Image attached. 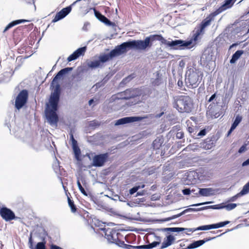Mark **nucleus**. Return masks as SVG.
<instances>
[{"instance_id":"nucleus-1","label":"nucleus","mask_w":249,"mask_h":249,"mask_svg":"<svg viewBox=\"0 0 249 249\" xmlns=\"http://www.w3.org/2000/svg\"><path fill=\"white\" fill-rule=\"evenodd\" d=\"M72 70V67H67L61 69L54 76L51 83V87L54 88V89L50 95L49 103L46 104L45 110L46 118L51 125H56L59 120L56 111L58 109L61 89L60 86L57 83V81Z\"/></svg>"},{"instance_id":"nucleus-2","label":"nucleus","mask_w":249,"mask_h":249,"mask_svg":"<svg viewBox=\"0 0 249 249\" xmlns=\"http://www.w3.org/2000/svg\"><path fill=\"white\" fill-rule=\"evenodd\" d=\"M155 40L160 41L162 44L173 50H183L189 48L192 44L191 41L176 39L169 41L165 39L161 35H152L145 37L144 40H133L134 49L138 50H146L150 48Z\"/></svg>"},{"instance_id":"nucleus-3","label":"nucleus","mask_w":249,"mask_h":249,"mask_svg":"<svg viewBox=\"0 0 249 249\" xmlns=\"http://www.w3.org/2000/svg\"><path fill=\"white\" fill-rule=\"evenodd\" d=\"M127 49H134L132 40L124 42L117 46L108 53L100 54L98 59L88 62L87 66L92 70L98 68H102L104 66V63L113 59L115 57L125 53L127 52Z\"/></svg>"},{"instance_id":"nucleus-4","label":"nucleus","mask_w":249,"mask_h":249,"mask_svg":"<svg viewBox=\"0 0 249 249\" xmlns=\"http://www.w3.org/2000/svg\"><path fill=\"white\" fill-rule=\"evenodd\" d=\"M174 107L179 112L190 113L193 109V101L189 96H176L174 97Z\"/></svg>"},{"instance_id":"nucleus-5","label":"nucleus","mask_w":249,"mask_h":249,"mask_svg":"<svg viewBox=\"0 0 249 249\" xmlns=\"http://www.w3.org/2000/svg\"><path fill=\"white\" fill-rule=\"evenodd\" d=\"M203 77V73L199 70L191 68L186 72L185 82L189 88L198 87Z\"/></svg>"},{"instance_id":"nucleus-6","label":"nucleus","mask_w":249,"mask_h":249,"mask_svg":"<svg viewBox=\"0 0 249 249\" xmlns=\"http://www.w3.org/2000/svg\"><path fill=\"white\" fill-rule=\"evenodd\" d=\"M100 230L103 231L105 234V237L111 243H114L119 247H122L124 245V241L119 239L118 235L120 234L115 230L105 228H101Z\"/></svg>"},{"instance_id":"nucleus-7","label":"nucleus","mask_w":249,"mask_h":249,"mask_svg":"<svg viewBox=\"0 0 249 249\" xmlns=\"http://www.w3.org/2000/svg\"><path fill=\"white\" fill-rule=\"evenodd\" d=\"M225 106L224 102H220V100L216 102L212 103L207 108V114L212 117L217 118L219 116L221 110Z\"/></svg>"},{"instance_id":"nucleus-8","label":"nucleus","mask_w":249,"mask_h":249,"mask_svg":"<svg viewBox=\"0 0 249 249\" xmlns=\"http://www.w3.org/2000/svg\"><path fill=\"white\" fill-rule=\"evenodd\" d=\"M85 0H76L74 2H73L71 5L68 6L65 8H63L61 10H60L59 12L57 13L55 16L53 18L52 20L53 22H56L63 18L66 17L71 11L72 7L74 6L75 4L77 3V2L82 1H84Z\"/></svg>"},{"instance_id":"nucleus-9","label":"nucleus","mask_w":249,"mask_h":249,"mask_svg":"<svg viewBox=\"0 0 249 249\" xmlns=\"http://www.w3.org/2000/svg\"><path fill=\"white\" fill-rule=\"evenodd\" d=\"M28 97V91L21 90L18 95L15 101V107L18 109L21 108L27 103Z\"/></svg>"},{"instance_id":"nucleus-10","label":"nucleus","mask_w":249,"mask_h":249,"mask_svg":"<svg viewBox=\"0 0 249 249\" xmlns=\"http://www.w3.org/2000/svg\"><path fill=\"white\" fill-rule=\"evenodd\" d=\"M109 158L108 153L96 155L93 158L92 165L94 167H102L107 161Z\"/></svg>"},{"instance_id":"nucleus-11","label":"nucleus","mask_w":249,"mask_h":249,"mask_svg":"<svg viewBox=\"0 0 249 249\" xmlns=\"http://www.w3.org/2000/svg\"><path fill=\"white\" fill-rule=\"evenodd\" d=\"M0 215L6 221H9L16 218L14 213L6 207H2L0 209Z\"/></svg>"},{"instance_id":"nucleus-12","label":"nucleus","mask_w":249,"mask_h":249,"mask_svg":"<svg viewBox=\"0 0 249 249\" xmlns=\"http://www.w3.org/2000/svg\"><path fill=\"white\" fill-rule=\"evenodd\" d=\"M213 53L209 50L205 51L200 58V64L203 66H207L213 61Z\"/></svg>"},{"instance_id":"nucleus-13","label":"nucleus","mask_w":249,"mask_h":249,"mask_svg":"<svg viewBox=\"0 0 249 249\" xmlns=\"http://www.w3.org/2000/svg\"><path fill=\"white\" fill-rule=\"evenodd\" d=\"M218 14H219V13L215 10L203 19L201 23L197 26L205 31V28L210 25L211 22L214 20L215 17Z\"/></svg>"},{"instance_id":"nucleus-14","label":"nucleus","mask_w":249,"mask_h":249,"mask_svg":"<svg viewBox=\"0 0 249 249\" xmlns=\"http://www.w3.org/2000/svg\"><path fill=\"white\" fill-rule=\"evenodd\" d=\"M143 119V117L140 116L125 117L117 120L115 124L116 125L124 124L130 123L141 121Z\"/></svg>"},{"instance_id":"nucleus-15","label":"nucleus","mask_w":249,"mask_h":249,"mask_svg":"<svg viewBox=\"0 0 249 249\" xmlns=\"http://www.w3.org/2000/svg\"><path fill=\"white\" fill-rule=\"evenodd\" d=\"M93 10L94 11L95 17L101 22L109 26H115V23L114 22L111 21L104 15H102L99 11L96 10L95 8H93Z\"/></svg>"},{"instance_id":"nucleus-16","label":"nucleus","mask_w":249,"mask_h":249,"mask_svg":"<svg viewBox=\"0 0 249 249\" xmlns=\"http://www.w3.org/2000/svg\"><path fill=\"white\" fill-rule=\"evenodd\" d=\"M86 49V46L78 48L68 57L67 60L68 62H71L76 59L79 56L84 55Z\"/></svg>"},{"instance_id":"nucleus-17","label":"nucleus","mask_w":249,"mask_h":249,"mask_svg":"<svg viewBox=\"0 0 249 249\" xmlns=\"http://www.w3.org/2000/svg\"><path fill=\"white\" fill-rule=\"evenodd\" d=\"M185 184L195 183L198 179V175L195 171H191L187 173Z\"/></svg>"},{"instance_id":"nucleus-18","label":"nucleus","mask_w":249,"mask_h":249,"mask_svg":"<svg viewBox=\"0 0 249 249\" xmlns=\"http://www.w3.org/2000/svg\"><path fill=\"white\" fill-rule=\"evenodd\" d=\"M153 89L148 88L142 87L140 88V95L141 97V101L142 102L147 100L152 93Z\"/></svg>"},{"instance_id":"nucleus-19","label":"nucleus","mask_w":249,"mask_h":249,"mask_svg":"<svg viewBox=\"0 0 249 249\" xmlns=\"http://www.w3.org/2000/svg\"><path fill=\"white\" fill-rule=\"evenodd\" d=\"M28 245L30 249H46V242L45 241L38 242L36 246L34 247L32 232L30 233L29 237Z\"/></svg>"},{"instance_id":"nucleus-20","label":"nucleus","mask_w":249,"mask_h":249,"mask_svg":"<svg viewBox=\"0 0 249 249\" xmlns=\"http://www.w3.org/2000/svg\"><path fill=\"white\" fill-rule=\"evenodd\" d=\"M215 237L206 238L203 240L196 241L190 244L188 247V249H194L203 245L205 242L214 239Z\"/></svg>"},{"instance_id":"nucleus-21","label":"nucleus","mask_w":249,"mask_h":249,"mask_svg":"<svg viewBox=\"0 0 249 249\" xmlns=\"http://www.w3.org/2000/svg\"><path fill=\"white\" fill-rule=\"evenodd\" d=\"M249 193V187L246 184L243 187L242 190L236 195L230 197L228 200V202H233L237 200V199L244 195H245Z\"/></svg>"},{"instance_id":"nucleus-22","label":"nucleus","mask_w":249,"mask_h":249,"mask_svg":"<svg viewBox=\"0 0 249 249\" xmlns=\"http://www.w3.org/2000/svg\"><path fill=\"white\" fill-rule=\"evenodd\" d=\"M205 31L202 30L199 27L196 26L193 32V36L191 39L188 41H191L192 44L193 42L196 41L200 35H202L204 34Z\"/></svg>"},{"instance_id":"nucleus-23","label":"nucleus","mask_w":249,"mask_h":249,"mask_svg":"<svg viewBox=\"0 0 249 249\" xmlns=\"http://www.w3.org/2000/svg\"><path fill=\"white\" fill-rule=\"evenodd\" d=\"M234 2L233 0H225L224 3L216 10L220 14L226 9L231 8Z\"/></svg>"},{"instance_id":"nucleus-24","label":"nucleus","mask_w":249,"mask_h":249,"mask_svg":"<svg viewBox=\"0 0 249 249\" xmlns=\"http://www.w3.org/2000/svg\"><path fill=\"white\" fill-rule=\"evenodd\" d=\"M198 194L203 196H209L214 194V190L212 188H198Z\"/></svg>"},{"instance_id":"nucleus-25","label":"nucleus","mask_w":249,"mask_h":249,"mask_svg":"<svg viewBox=\"0 0 249 249\" xmlns=\"http://www.w3.org/2000/svg\"><path fill=\"white\" fill-rule=\"evenodd\" d=\"M175 240V238L173 235L171 234L167 235L166 239L162 242L160 249H163L170 246L173 244Z\"/></svg>"},{"instance_id":"nucleus-26","label":"nucleus","mask_w":249,"mask_h":249,"mask_svg":"<svg viewBox=\"0 0 249 249\" xmlns=\"http://www.w3.org/2000/svg\"><path fill=\"white\" fill-rule=\"evenodd\" d=\"M28 21H29L28 20H26V19H18V20H15L12 21L5 27V29H4V30L3 31V33H5L7 31L9 30L11 28H12L13 27H14L18 24H19L22 23L28 22Z\"/></svg>"},{"instance_id":"nucleus-27","label":"nucleus","mask_w":249,"mask_h":249,"mask_svg":"<svg viewBox=\"0 0 249 249\" xmlns=\"http://www.w3.org/2000/svg\"><path fill=\"white\" fill-rule=\"evenodd\" d=\"M159 231H171V232H180L182 231H187V228L181 227H173V228H166L163 229H157Z\"/></svg>"},{"instance_id":"nucleus-28","label":"nucleus","mask_w":249,"mask_h":249,"mask_svg":"<svg viewBox=\"0 0 249 249\" xmlns=\"http://www.w3.org/2000/svg\"><path fill=\"white\" fill-rule=\"evenodd\" d=\"M244 53L243 50H238L231 56L230 62L231 64H234L240 58L241 55Z\"/></svg>"},{"instance_id":"nucleus-29","label":"nucleus","mask_w":249,"mask_h":249,"mask_svg":"<svg viewBox=\"0 0 249 249\" xmlns=\"http://www.w3.org/2000/svg\"><path fill=\"white\" fill-rule=\"evenodd\" d=\"M75 158L77 160H80L81 150L78 144L72 146Z\"/></svg>"},{"instance_id":"nucleus-30","label":"nucleus","mask_w":249,"mask_h":249,"mask_svg":"<svg viewBox=\"0 0 249 249\" xmlns=\"http://www.w3.org/2000/svg\"><path fill=\"white\" fill-rule=\"evenodd\" d=\"M208 225L199 226L196 228H187V231L189 232H194L196 231H205L209 230Z\"/></svg>"},{"instance_id":"nucleus-31","label":"nucleus","mask_w":249,"mask_h":249,"mask_svg":"<svg viewBox=\"0 0 249 249\" xmlns=\"http://www.w3.org/2000/svg\"><path fill=\"white\" fill-rule=\"evenodd\" d=\"M163 142L162 139L160 138L156 139L153 142L152 146L154 149H159L161 146Z\"/></svg>"},{"instance_id":"nucleus-32","label":"nucleus","mask_w":249,"mask_h":249,"mask_svg":"<svg viewBox=\"0 0 249 249\" xmlns=\"http://www.w3.org/2000/svg\"><path fill=\"white\" fill-rule=\"evenodd\" d=\"M237 205L236 203H229L225 204L224 203H222V209H225L227 211H230L235 209Z\"/></svg>"},{"instance_id":"nucleus-33","label":"nucleus","mask_w":249,"mask_h":249,"mask_svg":"<svg viewBox=\"0 0 249 249\" xmlns=\"http://www.w3.org/2000/svg\"><path fill=\"white\" fill-rule=\"evenodd\" d=\"M242 119V118L241 116L237 115L231 125L232 128H233L234 129H235V128L238 126L239 124L241 122Z\"/></svg>"},{"instance_id":"nucleus-34","label":"nucleus","mask_w":249,"mask_h":249,"mask_svg":"<svg viewBox=\"0 0 249 249\" xmlns=\"http://www.w3.org/2000/svg\"><path fill=\"white\" fill-rule=\"evenodd\" d=\"M68 201L69 207L71 208V211L72 213H75L76 211L77 208L74 204L72 200H71L70 197H68Z\"/></svg>"},{"instance_id":"nucleus-35","label":"nucleus","mask_w":249,"mask_h":249,"mask_svg":"<svg viewBox=\"0 0 249 249\" xmlns=\"http://www.w3.org/2000/svg\"><path fill=\"white\" fill-rule=\"evenodd\" d=\"M132 98L137 97L140 95V88L130 89Z\"/></svg>"},{"instance_id":"nucleus-36","label":"nucleus","mask_w":249,"mask_h":249,"mask_svg":"<svg viewBox=\"0 0 249 249\" xmlns=\"http://www.w3.org/2000/svg\"><path fill=\"white\" fill-rule=\"evenodd\" d=\"M53 168L54 171L57 173L58 171H60L61 167L59 165V161L57 159H55V161L53 164Z\"/></svg>"},{"instance_id":"nucleus-37","label":"nucleus","mask_w":249,"mask_h":249,"mask_svg":"<svg viewBox=\"0 0 249 249\" xmlns=\"http://www.w3.org/2000/svg\"><path fill=\"white\" fill-rule=\"evenodd\" d=\"M196 212V208H188L185 209V210L183 211L180 213L176 214L177 218L183 215V214H185L186 213H189V212Z\"/></svg>"},{"instance_id":"nucleus-38","label":"nucleus","mask_w":249,"mask_h":249,"mask_svg":"<svg viewBox=\"0 0 249 249\" xmlns=\"http://www.w3.org/2000/svg\"><path fill=\"white\" fill-rule=\"evenodd\" d=\"M217 101L220 100L219 98H218V97L216 95V93H214L213 95H211V96L209 98V99L208 100V102L209 103H214L216 102Z\"/></svg>"},{"instance_id":"nucleus-39","label":"nucleus","mask_w":249,"mask_h":249,"mask_svg":"<svg viewBox=\"0 0 249 249\" xmlns=\"http://www.w3.org/2000/svg\"><path fill=\"white\" fill-rule=\"evenodd\" d=\"M77 184L78 188H79V190L80 191V192H81V193L85 196H88V194H87V192L85 191V189L83 187V186L81 184L79 180H77Z\"/></svg>"},{"instance_id":"nucleus-40","label":"nucleus","mask_w":249,"mask_h":249,"mask_svg":"<svg viewBox=\"0 0 249 249\" xmlns=\"http://www.w3.org/2000/svg\"><path fill=\"white\" fill-rule=\"evenodd\" d=\"M134 78V76H133V75H129L123 79V80L121 82V84H126L129 82H130Z\"/></svg>"},{"instance_id":"nucleus-41","label":"nucleus","mask_w":249,"mask_h":249,"mask_svg":"<svg viewBox=\"0 0 249 249\" xmlns=\"http://www.w3.org/2000/svg\"><path fill=\"white\" fill-rule=\"evenodd\" d=\"M124 95H125V100H127L132 98L131 93L130 92V89H127L124 91Z\"/></svg>"},{"instance_id":"nucleus-42","label":"nucleus","mask_w":249,"mask_h":249,"mask_svg":"<svg viewBox=\"0 0 249 249\" xmlns=\"http://www.w3.org/2000/svg\"><path fill=\"white\" fill-rule=\"evenodd\" d=\"M137 248L139 249H153L150 243H149L148 244H147V245L138 246L137 247Z\"/></svg>"},{"instance_id":"nucleus-43","label":"nucleus","mask_w":249,"mask_h":249,"mask_svg":"<svg viewBox=\"0 0 249 249\" xmlns=\"http://www.w3.org/2000/svg\"><path fill=\"white\" fill-rule=\"evenodd\" d=\"M140 188V186H135L129 190V195H132Z\"/></svg>"},{"instance_id":"nucleus-44","label":"nucleus","mask_w":249,"mask_h":249,"mask_svg":"<svg viewBox=\"0 0 249 249\" xmlns=\"http://www.w3.org/2000/svg\"><path fill=\"white\" fill-rule=\"evenodd\" d=\"M233 88V86H231L229 89L228 92L225 94V98H230L232 95V90Z\"/></svg>"},{"instance_id":"nucleus-45","label":"nucleus","mask_w":249,"mask_h":249,"mask_svg":"<svg viewBox=\"0 0 249 249\" xmlns=\"http://www.w3.org/2000/svg\"><path fill=\"white\" fill-rule=\"evenodd\" d=\"M230 223V221H225L223 222H220L216 223V225H217V228H221V227H223L226 226V225L229 224Z\"/></svg>"},{"instance_id":"nucleus-46","label":"nucleus","mask_w":249,"mask_h":249,"mask_svg":"<svg viewBox=\"0 0 249 249\" xmlns=\"http://www.w3.org/2000/svg\"><path fill=\"white\" fill-rule=\"evenodd\" d=\"M124 91L117 93L116 95L115 99H125V95H124Z\"/></svg>"},{"instance_id":"nucleus-47","label":"nucleus","mask_w":249,"mask_h":249,"mask_svg":"<svg viewBox=\"0 0 249 249\" xmlns=\"http://www.w3.org/2000/svg\"><path fill=\"white\" fill-rule=\"evenodd\" d=\"M182 193L184 195H189L191 193V188H185L182 190Z\"/></svg>"},{"instance_id":"nucleus-48","label":"nucleus","mask_w":249,"mask_h":249,"mask_svg":"<svg viewBox=\"0 0 249 249\" xmlns=\"http://www.w3.org/2000/svg\"><path fill=\"white\" fill-rule=\"evenodd\" d=\"M222 203L219 204L212 205V209H214V210L222 209Z\"/></svg>"},{"instance_id":"nucleus-49","label":"nucleus","mask_w":249,"mask_h":249,"mask_svg":"<svg viewBox=\"0 0 249 249\" xmlns=\"http://www.w3.org/2000/svg\"><path fill=\"white\" fill-rule=\"evenodd\" d=\"M206 134V130L203 129L201 130L197 134V136L202 137Z\"/></svg>"},{"instance_id":"nucleus-50","label":"nucleus","mask_w":249,"mask_h":249,"mask_svg":"<svg viewBox=\"0 0 249 249\" xmlns=\"http://www.w3.org/2000/svg\"><path fill=\"white\" fill-rule=\"evenodd\" d=\"M246 146H247V144H243L239 149L238 152L239 153H242L244 152L246 150Z\"/></svg>"},{"instance_id":"nucleus-51","label":"nucleus","mask_w":249,"mask_h":249,"mask_svg":"<svg viewBox=\"0 0 249 249\" xmlns=\"http://www.w3.org/2000/svg\"><path fill=\"white\" fill-rule=\"evenodd\" d=\"M70 140L71 141L72 146L78 144L77 141L74 139L72 134H70Z\"/></svg>"},{"instance_id":"nucleus-52","label":"nucleus","mask_w":249,"mask_h":249,"mask_svg":"<svg viewBox=\"0 0 249 249\" xmlns=\"http://www.w3.org/2000/svg\"><path fill=\"white\" fill-rule=\"evenodd\" d=\"M183 137H184V133H183V132H182L181 131L178 132L176 134V137L178 139H181L183 138Z\"/></svg>"},{"instance_id":"nucleus-53","label":"nucleus","mask_w":249,"mask_h":249,"mask_svg":"<svg viewBox=\"0 0 249 249\" xmlns=\"http://www.w3.org/2000/svg\"><path fill=\"white\" fill-rule=\"evenodd\" d=\"M208 209H212V205L207 206L203 207H201L200 208L196 209V211H199L203 210H206Z\"/></svg>"},{"instance_id":"nucleus-54","label":"nucleus","mask_w":249,"mask_h":249,"mask_svg":"<svg viewBox=\"0 0 249 249\" xmlns=\"http://www.w3.org/2000/svg\"><path fill=\"white\" fill-rule=\"evenodd\" d=\"M211 203H212V201H207V202H205L193 204V205H192L191 206H200V205H204V204H210Z\"/></svg>"},{"instance_id":"nucleus-55","label":"nucleus","mask_w":249,"mask_h":249,"mask_svg":"<svg viewBox=\"0 0 249 249\" xmlns=\"http://www.w3.org/2000/svg\"><path fill=\"white\" fill-rule=\"evenodd\" d=\"M79 2L80 3V9L85 8L86 6L88 5V3H86V0H85L84 1H82V2L79 1ZM78 3H79V2Z\"/></svg>"},{"instance_id":"nucleus-56","label":"nucleus","mask_w":249,"mask_h":249,"mask_svg":"<svg viewBox=\"0 0 249 249\" xmlns=\"http://www.w3.org/2000/svg\"><path fill=\"white\" fill-rule=\"evenodd\" d=\"M123 247H124L125 248L127 249H135L137 248V246H134L130 245H127L124 244Z\"/></svg>"},{"instance_id":"nucleus-57","label":"nucleus","mask_w":249,"mask_h":249,"mask_svg":"<svg viewBox=\"0 0 249 249\" xmlns=\"http://www.w3.org/2000/svg\"><path fill=\"white\" fill-rule=\"evenodd\" d=\"M50 249H63L61 247L54 244H52L50 246Z\"/></svg>"},{"instance_id":"nucleus-58","label":"nucleus","mask_w":249,"mask_h":249,"mask_svg":"<svg viewBox=\"0 0 249 249\" xmlns=\"http://www.w3.org/2000/svg\"><path fill=\"white\" fill-rule=\"evenodd\" d=\"M208 226L209 228V230L217 229L216 223L208 225Z\"/></svg>"},{"instance_id":"nucleus-59","label":"nucleus","mask_w":249,"mask_h":249,"mask_svg":"<svg viewBox=\"0 0 249 249\" xmlns=\"http://www.w3.org/2000/svg\"><path fill=\"white\" fill-rule=\"evenodd\" d=\"M150 244L153 248L156 247L158 245L160 244V242L157 241H154Z\"/></svg>"},{"instance_id":"nucleus-60","label":"nucleus","mask_w":249,"mask_h":249,"mask_svg":"<svg viewBox=\"0 0 249 249\" xmlns=\"http://www.w3.org/2000/svg\"><path fill=\"white\" fill-rule=\"evenodd\" d=\"M152 234H153L156 238V239L157 240V242H160V243L161 242V238L160 236H157L156 235V234L155 233H151Z\"/></svg>"},{"instance_id":"nucleus-61","label":"nucleus","mask_w":249,"mask_h":249,"mask_svg":"<svg viewBox=\"0 0 249 249\" xmlns=\"http://www.w3.org/2000/svg\"><path fill=\"white\" fill-rule=\"evenodd\" d=\"M249 165V158L248 159L245 161H244L242 164V166H247Z\"/></svg>"},{"instance_id":"nucleus-62","label":"nucleus","mask_w":249,"mask_h":249,"mask_svg":"<svg viewBox=\"0 0 249 249\" xmlns=\"http://www.w3.org/2000/svg\"><path fill=\"white\" fill-rule=\"evenodd\" d=\"M160 79L158 78H156L154 81H153V84L156 85H159L160 84Z\"/></svg>"},{"instance_id":"nucleus-63","label":"nucleus","mask_w":249,"mask_h":249,"mask_svg":"<svg viewBox=\"0 0 249 249\" xmlns=\"http://www.w3.org/2000/svg\"><path fill=\"white\" fill-rule=\"evenodd\" d=\"M187 129L189 133L191 134L193 133L195 131V128L192 127H188Z\"/></svg>"},{"instance_id":"nucleus-64","label":"nucleus","mask_w":249,"mask_h":249,"mask_svg":"<svg viewBox=\"0 0 249 249\" xmlns=\"http://www.w3.org/2000/svg\"><path fill=\"white\" fill-rule=\"evenodd\" d=\"M183 81L181 80H178V86L180 88H181L183 86Z\"/></svg>"}]
</instances>
